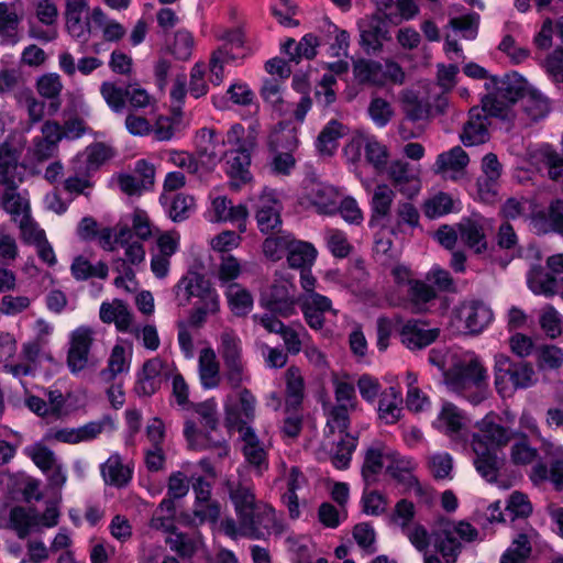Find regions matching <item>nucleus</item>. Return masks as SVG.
Returning a JSON list of instances; mask_svg holds the SVG:
<instances>
[{"mask_svg": "<svg viewBox=\"0 0 563 563\" xmlns=\"http://www.w3.org/2000/svg\"><path fill=\"white\" fill-rule=\"evenodd\" d=\"M476 428L477 431L472 437L474 465L483 478L494 482L500 465L497 451L508 444L512 433L500 424V418L495 412L487 413L476 423Z\"/></svg>", "mask_w": 563, "mask_h": 563, "instance_id": "obj_1", "label": "nucleus"}, {"mask_svg": "<svg viewBox=\"0 0 563 563\" xmlns=\"http://www.w3.org/2000/svg\"><path fill=\"white\" fill-rule=\"evenodd\" d=\"M448 388L472 405H479L488 395L487 372L481 358L466 352L444 373Z\"/></svg>", "mask_w": 563, "mask_h": 563, "instance_id": "obj_2", "label": "nucleus"}, {"mask_svg": "<svg viewBox=\"0 0 563 563\" xmlns=\"http://www.w3.org/2000/svg\"><path fill=\"white\" fill-rule=\"evenodd\" d=\"M196 420L187 419L185 422L184 434L194 449L205 450L217 448L221 452L219 455H227L228 449L225 441L221 438H213L210 433L214 432L219 424L217 404L214 400H206L199 404H191Z\"/></svg>", "mask_w": 563, "mask_h": 563, "instance_id": "obj_3", "label": "nucleus"}, {"mask_svg": "<svg viewBox=\"0 0 563 563\" xmlns=\"http://www.w3.org/2000/svg\"><path fill=\"white\" fill-rule=\"evenodd\" d=\"M487 93L482 98L483 111L490 117H506V110L522 98L523 80L517 74L489 77Z\"/></svg>", "mask_w": 563, "mask_h": 563, "instance_id": "obj_4", "label": "nucleus"}, {"mask_svg": "<svg viewBox=\"0 0 563 563\" xmlns=\"http://www.w3.org/2000/svg\"><path fill=\"white\" fill-rule=\"evenodd\" d=\"M494 377L495 387L503 397L510 396L517 389L529 388L537 380L530 363L515 362L503 353L494 357Z\"/></svg>", "mask_w": 563, "mask_h": 563, "instance_id": "obj_5", "label": "nucleus"}, {"mask_svg": "<svg viewBox=\"0 0 563 563\" xmlns=\"http://www.w3.org/2000/svg\"><path fill=\"white\" fill-rule=\"evenodd\" d=\"M218 341V353L224 365L223 378L232 389L240 388L250 380L242 340L234 330L224 329Z\"/></svg>", "mask_w": 563, "mask_h": 563, "instance_id": "obj_6", "label": "nucleus"}, {"mask_svg": "<svg viewBox=\"0 0 563 563\" xmlns=\"http://www.w3.org/2000/svg\"><path fill=\"white\" fill-rule=\"evenodd\" d=\"M261 306L273 316L289 318L296 313L298 298L292 280L284 275L276 276L273 283L262 291Z\"/></svg>", "mask_w": 563, "mask_h": 563, "instance_id": "obj_7", "label": "nucleus"}, {"mask_svg": "<svg viewBox=\"0 0 563 563\" xmlns=\"http://www.w3.org/2000/svg\"><path fill=\"white\" fill-rule=\"evenodd\" d=\"M253 320L267 332L279 334L286 352L291 355L299 354L310 341V334L301 323L285 324L276 316L269 313L254 314Z\"/></svg>", "mask_w": 563, "mask_h": 563, "instance_id": "obj_8", "label": "nucleus"}, {"mask_svg": "<svg viewBox=\"0 0 563 563\" xmlns=\"http://www.w3.org/2000/svg\"><path fill=\"white\" fill-rule=\"evenodd\" d=\"M477 537L478 531L468 522L449 523L439 532L435 547L446 563H454L461 553L462 542H473Z\"/></svg>", "mask_w": 563, "mask_h": 563, "instance_id": "obj_9", "label": "nucleus"}, {"mask_svg": "<svg viewBox=\"0 0 563 563\" xmlns=\"http://www.w3.org/2000/svg\"><path fill=\"white\" fill-rule=\"evenodd\" d=\"M95 331L90 327L81 325L70 333L67 352V366L71 374H78L95 364L90 360V347Z\"/></svg>", "mask_w": 563, "mask_h": 563, "instance_id": "obj_10", "label": "nucleus"}, {"mask_svg": "<svg viewBox=\"0 0 563 563\" xmlns=\"http://www.w3.org/2000/svg\"><path fill=\"white\" fill-rule=\"evenodd\" d=\"M238 519H242V537L253 540L269 536L276 525L275 510L265 503L257 505Z\"/></svg>", "mask_w": 563, "mask_h": 563, "instance_id": "obj_11", "label": "nucleus"}, {"mask_svg": "<svg viewBox=\"0 0 563 563\" xmlns=\"http://www.w3.org/2000/svg\"><path fill=\"white\" fill-rule=\"evenodd\" d=\"M360 45L367 55H376L383 49L385 41L390 40L385 18L379 14L365 16L357 22Z\"/></svg>", "mask_w": 563, "mask_h": 563, "instance_id": "obj_12", "label": "nucleus"}, {"mask_svg": "<svg viewBox=\"0 0 563 563\" xmlns=\"http://www.w3.org/2000/svg\"><path fill=\"white\" fill-rule=\"evenodd\" d=\"M393 186L408 199L417 196L421 189L419 169L404 159L393 161L385 170Z\"/></svg>", "mask_w": 563, "mask_h": 563, "instance_id": "obj_13", "label": "nucleus"}, {"mask_svg": "<svg viewBox=\"0 0 563 563\" xmlns=\"http://www.w3.org/2000/svg\"><path fill=\"white\" fill-rule=\"evenodd\" d=\"M298 305L306 323L312 330L323 329L327 313L336 316V310L332 308L331 299L319 292H309L299 296Z\"/></svg>", "mask_w": 563, "mask_h": 563, "instance_id": "obj_14", "label": "nucleus"}, {"mask_svg": "<svg viewBox=\"0 0 563 563\" xmlns=\"http://www.w3.org/2000/svg\"><path fill=\"white\" fill-rule=\"evenodd\" d=\"M305 199L316 208L318 213L333 214L338 209L339 192L325 183L316 178L305 180Z\"/></svg>", "mask_w": 563, "mask_h": 563, "instance_id": "obj_15", "label": "nucleus"}, {"mask_svg": "<svg viewBox=\"0 0 563 563\" xmlns=\"http://www.w3.org/2000/svg\"><path fill=\"white\" fill-rule=\"evenodd\" d=\"M255 218L260 231L264 234L273 233L282 225V203L275 190L265 189L256 202Z\"/></svg>", "mask_w": 563, "mask_h": 563, "instance_id": "obj_16", "label": "nucleus"}, {"mask_svg": "<svg viewBox=\"0 0 563 563\" xmlns=\"http://www.w3.org/2000/svg\"><path fill=\"white\" fill-rule=\"evenodd\" d=\"M243 441L242 453L255 474L262 476L268 470V452L251 426L239 428Z\"/></svg>", "mask_w": 563, "mask_h": 563, "instance_id": "obj_17", "label": "nucleus"}, {"mask_svg": "<svg viewBox=\"0 0 563 563\" xmlns=\"http://www.w3.org/2000/svg\"><path fill=\"white\" fill-rule=\"evenodd\" d=\"M456 312L459 319L465 323L466 331L471 334L481 333L494 319L490 307L478 300L461 303Z\"/></svg>", "mask_w": 563, "mask_h": 563, "instance_id": "obj_18", "label": "nucleus"}, {"mask_svg": "<svg viewBox=\"0 0 563 563\" xmlns=\"http://www.w3.org/2000/svg\"><path fill=\"white\" fill-rule=\"evenodd\" d=\"M254 147L252 142H249L227 153V172L231 178L230 186L232 188L239 189L241 185L246 184L251 179V153Z\"/></svg>", "mask_w": 563, "mask_h": 563, "instance_id": "obj_19", "label": "nucleus"}, {"mask_svg": "<svg viewBox=\"0 0 563 563\" xmlns=\"http://www.w3.org/2000/svg\"><path fill=\"white\" fill-rule=\"evenodd\" d=\"M0 528L25 539L40 528V515L34 508L15 506L10 509L8 518L0 521Z\"/></svg>", "mask_w": 563, "mask_h": 563, "instance_id": "obj_20", "label": "nucleus"}, {"mask_svg": "<svg viewBox=\"0 0 563 563\" xmlns=\"http://www.w3.org/2000/svg\"><path fill=\"white\" fill-rule=\"evenodd\" d=\"M396 194L387 184H379L374 188L371 200L369 227H386L390 222L391 206Z\"/></svg>", "mask_w": 563, "mask_h": 563, "instance_id": "obj_21", "label": "nucleus"}, {"mask_svg": "<svg viewBox=\"0 0 563 563\" xmlns=\"http://www.w3.org/2000/svg\"><path fill=\"white\" fill-rule=\"evenodd\" d=\"M238 389V402L227 404L225 411L228 421L239 430L243 426H250L255 418L256 399L249 389L242 386Z\"/></svg>", "mask_w": 563, "mask_h": 563, "instance_id": "obj_22", "label": "nucleus"}, {"mask_svg": "<svg viewBox=\"0 0 563 563\" xmlns=\"http://www.w3.org/2000/svg\"><path fill=\"white\" fill-rule=\"evenodd\" d=\"M224 486L234 506L236 518L263 504L256 499L254 485L249 481L228 479Z\"/></svg>", "mask_w": 563, "mask_h": 563, "instance_id": "obj_23", "label": "nucleus"}, {"mask_svg": "<svg viewBox=\"0 0 563 563\" xmlns=\"http://www.w3.org/2000/svg\"><path fill=\"white\" fill-rule=\"evenodd\" d=\"M163 367L164 362L159 357L150 358L143 364L134 386L137 396L150 397L159 389Z\"/></svg>", "mask_w": 563, "mask_h": 563, "instance_id": "obj_24", "label": "nucleus"}, {"mask_svg": "<svg viewBox=\"0 0 563 563\" xmlns=\"http://www.w3.org/2000/svg\"><path fill=\"white\" fill-rule=\"evenodd\" d=\"M176 295L188 303L192 298L197 300L216 290L205 276L196 272H188L175 286Z\"/></svg>", "mask_w": 563, "mask_h": 563, "instance_id": "obj_25", "label": "nucleus"}, {"mask_svg": "<svg viewBox=\"0 0 563 563\" xmlns=\"http://www.w3.org/2000/svg\"><path fill=\"white\" fill-rule=\"evenodd\" d=\"M470 163L467 153L461 146L438 155L434 167L435 173L445 175L451 179H457Z\"/></svg>", "mask_w": 563, "mask_h": 563, "instance_id": "obj_26", "label": "nucleus"}, {"mask_svg": "<svg viewBox=\"0 0 563 563\" xmlns=\"http://www.w3.org/2000/svg\"><path fill=\"white\" fill-rule=\"evenodd\" d=\"M99 317L103 323H114L120 332H129L133 319L126 303L120 299L102 302Z\"/></svg>", "mask_w": 563, "mask_h": 563, "instance_id": "obj_27", "label": "nucleus"}, {"mask_svg": "<svg viewBox=\"0 0 563 563\" xmlns=\"http://www.w3.org/2000/svg\"><path fill=\"white\" fill-rule=\"evenodd\" d=\"M438 329H427L418 321H408L400 331L401 342L410 350L422 349L435 341Z\"/></svg>", "mask_w": 563, "mask_h": 563, "instance_id": "obj_28", "label": "nucleus"}, {"mask_svg": "<svg viewBox=\"0 0 563 563\" xmlns=\"http://www.w3.org/2000/svg\"><path fill=\"white\" fill-rule=\"evenodd\" d=\"M101 476L107 485L122 488L132 478V470L124 465L119 453H113L100 466Z\"/></svg>", "mask_w": 563, "mask_h": 563, "instance_id": "obj_29", "label": "nucleus"}, {"mask_svg": "<svg viewBox=\"0 0 563 563\" xmlns=\"http://www.w3.org/2000/svg\"><path fill=\"white\" fill-rule=\"evenodd\" d=\"M285 407L288 410L300 409L305 398V379L298 366H289L285 374Z\"/></svg>", "mask_w": 563, "mask_h": 563, "instance_id": "obj_30", "label": "nucleus"}, {"mask_svg": "<svg viewBox=\"0 0 563 563\" xmlns=\"http://www.w3.org/2000/svg\"><path fill=\"white\" fill-rule=\"evenodd\" d=\"M527 283L536 295L549 297L555 295L560 289L558 278L553 274L548 273L540 264H530Z\"/></svg>", "mask_w": 563, "mask_h": 563, "instance_id": "obj_31", "label": "nucleus"}, {"mask_svg": "<svg viewBox=\"0 0 563 563\" xmlns=\"http://www.w3.org/2000/svg\"><path fill=\"white\" fill-rule=\"evenodd\" d=\"M325 416L324 437L331 439L335 434L340 438L345 435L350 427V415L353 410L342 408L341 406H333L331 402L323 405Z\"/></svg>", "mask_w": 563, "mask_h": 563, "instance_id": "obj_32", "label": "nucleus"}, {"mask_svg": "<svg viewBox=\"0 0 563 563\" xmlns=\"http://www.w3.org/2000/svg\"><path fill=\"white\" fill-rule=\"evenodd\" d=\"M489 137L487 118L482 115L477 109H472L470 119L464 124L461 141L465 146H474L485 143Z\"/></svg>", "mask_w": 563, "mask_h": 563, "instance_id": "obj_33", "label": "nucleus"}, {"mask_svg": "<svg viewBox=\"0 0 563 563\" xmlns=\"http://www.w3.org/2000/svg\"><path fill=\"white\" fill-rule=\"evenodd\" d=\"M219 311L220 298L217 290H213L194 302L188 317V324L199 329L203 327L209 317L218 314Z\"/></svg>", "mask_w": 563, "mask_h": 563, "instance_id": "obj_34", "label": "nucleus"}, {"mask_svg": "<svg viewBox=\"0 0 563 563\" xmlns=\"http://www.w3.org/2000/svg\"><path fill=\"white\" fill-rule=\"evenodd\" d=\"M199 144L198 153L202 164L216 166L224 156V152L220 147L221 141L212 129L203 128L198 134Z\"/></svg>", "mask_w": 563, "mask_h": 563, "instance_id": "obj_35", "label": "nucleus"}, {"mask_svg": "<svg viewBox=\"0 0 563 563\" xmlns=\"http://www.w3.org/2000/svg\"><path fill=\"white\" fill-rule=\"evenodd\" d=\"M402 396L401 391L396 387L386 388L380 393L378 401V416L387 424L396 423L402 412Z\"/></svg>", "mask_w": 563, "mask_h": 563, "instance_id": "obj_36", "label": "nucleus"}, {"mask_svg": "<svg viewBox=\"0 0 563 563\" xmlns=\"http://www.w3.org/2000/svg\"><path fill=\"white\" fill-rule=\"evenodd\" d=\"M198 367L200 382L205 388L212 389L219 386L220 365L217 361L216 352L211 347L201 350Z\"/></svg>", "mask_w": 563, "mask_h": 563, "instance_id": "obj_37", "label": "nucleus"}, {"mask_svg": "<svg viewBox=\"0 0 563 563\" xmlns=\"http://www.w3.org/2000/svg\"><path fill=\"white\" fill-rule=\"evenodd\" d=\"M71 276L78 280L84 282L91 278L106 279L109 274L107 263L99 261L91 263L87 257L78 255L73 260L70 265Z\"/></svg>", "mask_w": 563, "mask_h": 563, "instance_id": "obj_38", "label": "nucleus"}, {"mask_svg": "<svg viewBox=\"0 0 563 563\" xmlns=\"http://www.w3.org/2000/svg\"><path fill=\"white\" fill-rule=\"evenodd\" d=\"M319 45L318 37L312 33H308L298 43L294 38H288L283 44V49L291 62L299 63L302 58L312 59L317 55V47Z\"/></svg>", "mask_w": 563, "mask_h": 563, "instance_id": "obj_39", "label": "nucleus"}, {"mask_svg": "<svg viewBox=\"0 0 563 563\" xmlns=\"http://www.w3.org/2000/svg\"><path fill=\"white\" fill-rule=\"evenodd\" d=\"M115 243L125 249L126 262L131 265H137L145 258V250L143 244L132 241V232L126 223H119L115 232Z\"/></svg>", "mask_w": 563, "mask_h": 563, "instance_id": "obj_40", "label": "nucleus"}, {"mask_svg": "<svg viewBox=\"0 0 563 563\" xmlns=\"http://www.w3.org/2000/svg\"><path fill=\"white\" fill-rule=\"evenodd\" d=\"M461 240L476 253H482L487 247L483 224L473 219H463L459 223Z\"/></svg>", "mask_w": 563, "mask_h": 563, "instance_id": "obj_41", "label": "nucleus"}, {"mask_svg": "<svg viewBox=\"0 0 563 563\" xmlns=\"http://www.w3.org/2000/svg\"><path fill=\"white\" fill-rule=\"evenodd\" d=\"M533 483L550 481L555 489L563 490V457L551 461L548 466L544 463H537L530 474Z\"/></svg>", "mask_w": 563, "mask_h": 563, "instance_id": "obj_42", "label": "nucleus"}, {"mask_svg": "<svg viewBox=\"0 0 563 563\" xmlns=\"http://www.w3.org/2000/svg\"><path fill=\"white\" fill-rule=\"evenodd\" d=\"M225 297L232 313L236 317L246 316L253 308L251 292L240 284H229L225 288Z\"/></svg>", "mask_w": 563, "mask_h": 563, "instance_id": "obj_43", "label": "nucleus"}, {"mask_svg": "<svg viewBox=\"0 0 563 563\" xmlns=\"http://www.w3.org/2000/svg\"><path fill=\"white\" fill-rule=\"evenodd\" d=\"M317 257V250L311 243L294 240L288 254L287 262L291 268H310Z\"/></svg>", "mask_w": 563, "mask_h": 563, "instance_id": "obj_44", "label": "nucleus"}, {"mask_svg": "<svg viewBox=\"0 0 563 563\" xmlns=\"http://www.w3.org/2000/svg\"><path fill=\"white\" fill-rule=\"evenodd\" d=\"M355 79L360 84L384 86L383 64L372 59H358L353 65Z\"/></svg>", "mask_w": 563, "mask_h": 563, "instance_id": "obj_45", "label": "nucleus"}, {"mask_svg": "<svg viewBox=\"0 0 563 563\" xmlns=\"http://www.w3.org/2000/svg\"><path fill=\"white\" fill-rule=\"evenodd\" d=\"M366 162L377 172L384 173L388 166L389 152L385 144L376 137L368 136L363 141Z\"/></svg>", "mask_w": 563, "mask_h": 563, "instance_id": "obj_46", "label": "nucleus"}, {"mask_svg": "<svg viewBox=\"0 0 563 563\" xmlns=\"http://www.w3.org/2000/svg\"><path fill=\"white\" fill-rule=\"evenodd\" d=\"M334 445L331 453V462L338 470H345L349 467L352 454L357 445V438L350 433L339 437V440H331Z\"/></svg>", "mask_w": 563, "mask_h": 563, "instance_id": "obj_47", "label": "nucleus"}, {"mask_svg": "<svg viewBox=\"0 0 563 563\" xmlns=\"http://www.w3.org/2000/svg\"><path fill=\"white\" fill-rule=\"evenodd\" d=\"M323 32L329 41V54L332 57H347L350 47V34L341 30L329 20L323 21Z\"/></svg>", "mask_w": 563, "mask_h": 563, "instance_id": "obj_48", "label": "nucleus"}, {"mask_svg": "<svg viewBox=\"0 0 563 563\" xmlns=\"http://www.w3.org/2000/svg\"><path fill=\"white\" fill-rule=\"evenodd\" d=\"M298 145L299 140L296 130L283 124L276 126L268 137V146L272 152H295Z\"/></svg>", "mask_w": 563, "mask_h": 563, "instance_id": "obj_49", "label": "nucleus"}, {"mask_svg": "<svg viewBox=\"0 0 563 563\" xmlns=\"http://www.w3.org/2000/svg\"><path fill=\"white\" fill-rule=\"evenodd\" d=\"M419 220V211L411 202L398 201L395 209V222L390 224V232L396 235L402 232L405 225L410 229L418 228Z\"/></svg>", "mask_w": 563, "mask_h": 563, "instance_id": "obj_50", "label": "nucleus"}, {"mask_svg": "<svg viewBox=\"0 0 563 563\" xmlns=\"http://www.w3.org/2000/svg\"><path fill=\"white\" fill-rule=\"evenodd\" d=\"M18 159L16 151L9 144L4 143L0 146V185L8 188L14 186Z\"/></svg>", "mask_w": 563, "mask_h": 563, "instance_id": "obj_51", "label": "nucleus"}, {"mask_svg": "<svg viewBox=\"0 0 563 563\" xmlns=\"http://www.w3.org/2000/svg\"><path fill=\"white\" fill-rule=\"evenodd\" d=\"M112 153L109 146L103 143H95L86 148V151L78 155L75 164L84 162L86 164L85 173L97 170L106 161L111 157Z\"/></svg>", "mask_w": 563, "mask_h": 563, "instance_id": "obj_52", "label": "nucleus"}, {"mask_svg": "<svg viewBox=\"0 0 563 563\" xmlns=\"http://www.w3.org/2000/svg\"><path fill=\"white\" fill-rule=\"evenodd\" d=\"M21 19L16 2H0V36L13 40Z\"/></svg>", "mask_w": 563, "mask_h": 563, "instance_id": "obj_53", "label": "nucleus"}, {"mask_svg": "<svg viewBox=\"0 0 563 563\" xmlns=\"http://www.w3.org/2000/svg\"><path fill=\"white\" fill-rule=\"evenodd\" d=\"M347 133V128L336 120H331L321 130L317 139V147L320 152L331 154L338 145V140Z\"/></svg>", "mask_w": 563, "mask_h": 563, "instance_id": "obj_54", "label": "nucleus"}, {"mask_svg": "<svg viewBox=\"0 0 563 563\" xmlns=\"http://www.w3.org/2000/svg\"><path fill=\"white\" fill-rule=\"evenodd\" d=\"M129 362L125 357V350L121 345H114L110 357L108 360V365L106 368L100 371V378L106 382H112L119 374L129 371Z\"/></svg>", "mask_w": 563, "mask_h": 563, "instance_id": "obj_55", "label": "nucleus"}, {"mask_svg": "<svg viewBox=\"0 0 563 563\" xmlns=\"http://www.w3.org/2000/svg\"><path fill=\"white\" fill-rule=\"evenodd\" d=\"M367 114L377 128H384L391 121L395 111L388 100L373 96L367 107Z\"/></svg>", "mask_w": 563, "mask_h": 563, "instance_id": "obj_56", "label": "nucleus"}, {"mask_svg": "<svg viewBox=\"0 0 563 563\" xmlns=\"http://www.w3.org/2000/svg\"><path fill=\"white\" fill-rule=\"evenodd\" d=\"M383 450L376 446L367 449L362 467V476L366 486L373 485L383 470Z\"/></svg>", "mask_w": 563, "mask_h": 563, "instance_id": "obj_57", "label": "nucleus"}, {"mask_svg": "<svg viewBox=\"0 0 563 563\" xmlns=\"http://www.w3.org/2000/svg\"><path fill=\"white\" fill-rule=\"evenodd\" d=\"M294 240L295 239L289 233L268 236L263 243V252L269 260L274 262L278 261L284 255L287 256Z\"/></svg>", "mask_w": 563, "mask_h": 563, "instance_id": "obj_58", "label": "nucleus"}, {"mask_svg": "<svg viewBox=\"0 0 563 563\" xmlns=\"http://www.w3.org/2000/svg\"><path fill=\"white\" fill-rule=\"evenodd\" d=\"M410 302L417 310H423L424 306L435 299L437 291L434 288L423 280L416 279L407 290Z\"/></svg>", "mask_w": 563, "mask_h": 563, "instance_id": "obj_59", "label": "nucleus"}, {"mask_svg": "<svg viewBox=\"0 0 563 563\" xmlns=\"http://www.w3.org/2000/svg\"><path fill=\"white\" fill-rule=\"evenodd\" d=\"M2 207L11 214L12 220L18 222L24 214H30V207L19 194L13 190V187L7 188L2 196Z\"/></svg>", "mask_w": 563, "mask_h": 563, "instance_id": "obj_60", "label": "nucleus"}, {"mask_svg": "<svg viewBox=\"0 0 563 563\" xmlns=\"http://www.w3.org/2000/svg\"><path fill=\"white\" fill-rule=\"evenodd\" d=\"M92 22L103 27V38L109 42H117L125 34V29L117 21L107 22L106 14L100 8H95L90 14Z\"/></svg>", "mask_w": 563, "mask_h": 563, "instance_id": "obj_61", "label": "nucleus"}, {"mask_svg": "<svg viewBox=\"0 0 563 563\" xmlns=\"http://www.w3.org/2000/svg\"><path fill=\"white\" fill-rule=\"evenodd\" d=\"M170 550L181 558H191L197 551V540L186 533L173 531L166 538Z\"/></svg>", "mask_w": 563, "mask_h": 563, "instance_id": "obj_62", "label": "nucleus"}, {"mask_svg": "<svg viewBox=\"0 0 563 563\" xmlns=\"http://www.w3.org/2000/svg\"><path fill=\"white\" fill-rule=\"evenodd\" d=\"M531 552L527 534H519L500 559V563H525Z\"/></svg>", "mask_w": 563, "mask_h": 563, "instance_id": "obj_63", "label": "nucleus"}, {"mask_svg": "<svg viewBox=\"0 0 563 563\" xmlns=\"http://www.w3.org/2000/svg\"><path fill=\"white\" fill-rule=\"evenodd\" d=\"M100 93L113 112L121 113L124 110L126 88L122 89L113 82L103 81L100 86Z\"/></svg>", "mask_w": 563, "mask_h": 563, "instance_id": "obj_64", "label": "nucleus"}]
</instances>
